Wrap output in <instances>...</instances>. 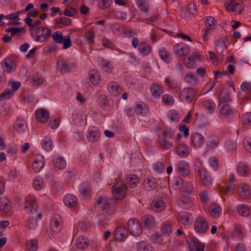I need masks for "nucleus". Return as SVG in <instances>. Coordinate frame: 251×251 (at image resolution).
<instances>
[{
	"label": "nucleus",
	"mask_w": 251,
	"mask_h": 251,
	"mask_svg": "<svg viewBox=\"0 0 251 251\" xmlns=\"http://www.w3.org/2000/svg\"><path fill=\"white\" fill-rule=\"evenodd\" d=\"M97 204L101 211L111 215L114 214L116 211V204L115 201L113 199H105L100 197L97 201Z\"/></svg>",
	"instance_id": "obj_1"
},
{
	"label": "nucleus",
	"mask_w": 251,
	"mask_h": 251,
	"mask_svg": "<svg viewBox=\"0 0 251 251\" xmlns=\"http://www.w3.org/2000/svg\"><path fill=\"white\" fill-rule=\"evenodd\" d=\"M173 132L164 130L161 134L158 135V142L159 148L161 149L169 150L173 146V143L171 141L174 137Z\"/></svg>",
	"instance_id": "obj_2"
},
{
	"label": "nucleus",
	"mask_w": 251,
	"mask_h": 251,
	"mask_svg": "<svg viewBox=\"0 0 251 251\" xmlns=\"http://www.w3.org/2000/svg\"><path fill=\"white\" fill-rule=\"evenodd\" d=\"M76 63L73 60L63 59H58L57 61V68L62 74L68 73L75 68Z\"/></svg>",
	"instance_id": "obj_3"
},
{
	"label": "nucleus",
	"mask_w": 251,
	"mask_h": 251,
	"mask_svg": "<svg viewBox=\"0 0 251 251\" xmlns=\"http://www.w3.org/2000/svg\"><path fill=\"white\" fill-rule=\"evenodd\" d=\"M51 30L50 29L45 27L44 26H41L38 27L35 31V37H33V34H32V36L34 39L39 42H43L50 36Z\"/></svg>",
	"instance_id": "obj_4"
},
{
	"label": "nucleus",
	"mask_w": 251,
	"mask_h": 251,
	"mask_svg": "<svg viewBox=\"0 0 251 251\" xmlns=\"http://www.w3.org/2000/svg\"><path fill=\"white\" fill-rule=\"evenodd\" d=\"M127 227L130 233L134 236H140L143 232L139 221L137 219H129L127 222Z\"/></svg>",
	"instance_id": "obj_5"
},
{
	"label": "nucleus",
	"mask_w": 251,
	"mask_h": 251,
	"mask_svg": "<svg viewBox=\"0 0 251 251\" xmlns=\"http://www.w3.org/2000/svg\"><path fill=\"white\" fill-rule=\"evenodd\" d=\"M194 229L199 234H204L209 229L208 224L202 217L197 218L194 224Z\"/></svg>",
	"instance_id": "obj_6"
},
{
	"label": "nucleus",
	"mask_w": 251,
	"mask_h": 251,
	"mask_svg": "<svg viewBox=\"0 0 251 251\" xmlns=\"http://www.w3.org/2000/svg\"><path fill=\"white\" fill-rule=\"evenodd\" d=\"M198 93L196 89L191 87H185L180 91V98L187 102L193 100Z\"/></svg>",
	"instance_id": "obj_7"
},
{
	"label": "nucleus",
	"mask_w": 251,
	"mask_h": 251,
	"mask_svg": "<svg viewBox=\"0 0 251 251\" xmlns=\"http://www.w3.org/2000/svg\"><path fill=\"white\" fill-rule=\"evenodd\" d=\"M126 190L125 184L120 185L114 184L112 187V195L116 200H122L126 196Z\"/></svg>",
	"instance_id": "obj_8"
},
{
	"label": "nucleus",
	"mask_w": 251,
	"mask_h": 251,
	"mask_svg": "<svg viewBox=\"0 0 251 251\" xmlns=\"http://www.w3.org/2000/svg\"><path fill=\"white\" fill-rule=\"evenodd\" d=\"M100 131L99 128L95 126H92L88 128L86 134L87 140L91 142H95L100 138Z\"/></svg>",
	"instance_id": "obj_9"
},
{
	"label": "nucleus",
	"mask_w": 251,
	"mask_h": 251,
	"mask_svg": "<svg viewBox=\"0 0 251 251\" xmlns=\"http://www.w3.org/2000/svg\"><path fill=\"white\" fill-rule=\"evenodd\" d=\"M225 6L227 11L235 12L238 10L239 14H240L244 9L242 1H241L240 2L235 3L234 0H229L225 2Z\"/></svg>",
	"instance_id": "obj_10"
},
{
	"label": "nucleus",
	"mask_w": 251,
	"mask_h": 251,
	"mask_svg": "<svg viewBox=\"0 0 251 251\" xmlns=\"http://www.w3.org/2000/svg\"><path fill=\"white\" fill-rule=\"evenodd\" d=\"M238 196L242 199L249 200L251 198V188L246 184H242L237 188Z\"/></svg>",
	"instance_id": "obj_11"
},
{
	"label": "nucleus",
	"mask_w": 251,
	"mask_h": 251,
	"mask_svg": "<svg viewBox=\"0 0 251 251\" xmlns=\"http://www.w3.org/2000/svg\"><path fill=\"white\" fill-rule=\"evenodd\" d=\"M3 70L7 73H11L16 70V65L11 58H4L1 63Z\"/></svg>",
	"instance_id": "obj_12"
},
{
	"label": "nucleus",
	"mask_w": 251,
	"mask_h": 251,
	"mask_svg": "<svg viewBox=\"0 0 251 251\" xmlns=\"http://www.w3.org/2000/svg\"><path fill=\"white\" fill-rule=\"evenodd\" d=\"M36 119L41 123H46L50 117L49 111L44 108H39L35 112Z\"/></svg>",
	"instance_id": "obj_13"
},
{
	"label": "nucleus",
	"mask_w": 251,
	"mask_h": 251,
	"mask_svg": "<svg viewBox=\"0 0 251 251\" xmlns=\"http://www.w3.org/2000/svg\"><path fill=\"white\" fill-rule=\"evenodd\" d=\"M45 159L43 155L36 154L32 163V169L36 172H39L44 166Z\"/></svg>",
	"instance_id": "obj_14"
},
{
	"label": "nucleus",
	"mask_w": 251,
	"mask_h": 251,
	"mask_svg": "<svg viewBox=\"0 0 251 251\" xmlns=\"http://www.w3.org/2000/svg\"><path fill=\"white\" fill-rule=\"evenodd\" d=\"M38 204L37 202L34 200H26L25 202L24 209L28 214H34L37 213Z\"/></svg>",
	"instance_id": "obj_15"
},
{
	"label": "nucleus",
	"mask_w": 251,
	"mask_h": 251,
	"mask_svg": "<svg viewBox=\"0 0 251 251\" xmlns=\"http://www.w3.org/2000/svg\"><path fill=\"white\" fill-rule=\"evenodd\" d=\"M173 50L176 55L181 57L188 54L189 47L184 43H179L175 45Z\"/></svg>",
	"instance_id": "obj_16"
},
{
	"label": "nucleus",
	"mask_w": 251,
	"mask_h": 251,
	"mask_svg": "<svg viewBox=\"0 0 251 251\" xmlns=\"http://www.w3.org/2000/svg\"><path fill=\"white\" fill-rule=\"evenodd\" d=\"M52 230L55 232H59L62 227V220L61 216L57 214L54 215L50 222Z\"/></svg>",
	"instance_id": "obj_17"
},
{
	"label": "nucleus",
	"mask_w": 251,
	"mask_h": 251,
	"mask_svg": "<svg viewBox=\"0 0 251 251\" xmlns=\"http://www.w3.org/2000/svg\"><path fill=\"white\" fill-rule=\"evenodd\" d=\"M177 218L179 222L184 225L190 224L193 220L192 215L185 211L181 212L178 213Z\"/></svg>",
	"instance_id": "obj_18"
},
{
	"label": "nucleus",
	"mask_w": 251,
	"mask_h": 251,
	"mask_svg": "<svg viewBox=\"0 0 251 251\" xmlns=\"http://www.w3.org/2000/svg\"><path fill=\"white\" fill-rule=\"evenodd\" d=\"M205 139L200 133H195L191 137V143L195 148H200L204 143Z\"/></svg>",
	"instance_id": "obj_19"
},
{
	"label": "nucleus",
	"mask_w": 251,
	"mask_h": 251,
	"mask_svg": "<svg viewBox=\"0 0 251 251\" xmlns=\"http://www.w3.org/2000/svg\"><path fill=\"white\" fill-rule=\"evenodd\" d=\"M127 230L126 227L124 226H119L115 231V237L118 241H125L127 237Z\"/></svg>",
	"instance_id": "obj_20"
},
{
	"label": "nucleus",
	"mask_w": 251,
	"mask_h": 251,
	"mask_svg": "<svg viewBox=\"0 0 251 251\" xmlns=\"http://www.w3.org/2000/svg\"><path fill=\"white\" fill-rule=\"evenodd\" d=\"M63 202L68 207H74L77 203V198L73 194H67L63 198Z\"/></svg>",
	"instance_id": "obj_21"
},
{
	"label": "nucleus",
	"mask_w": 251,
	"mask_h": 251,
	"mask_svg": "<svg viewBox=\"0 0 251 251\" xmlns=\"http://www.w3.org/2000/svg\"><path fill=\"white\" fill-rule=\"evenodd\" d=\"M177 154L181 157L187 156L190 154V148L187 145L179 144L176 148Z\"/></svg>",
	"instance_id": "obj_22"
},
{
	"label": "nucleus",
	"mask_w": 251,
	"mask_h": 251,
	"mask_svg": "<svg viewBox=\"0 0 251 251\" xmlns=\"http://www.w3.org/2000/svg\"><path fill=\"white\" fill-rule=\"evenodd\" d=\"M165 208V203L161 200H153L151 203V209L155 212H160Z\"/></svg>",
	"instance_id": "obj_23"
},
{
	"label": "nucleus",
	"mask_w": 251,
	"mask_h": 251,
	"mask_svg": "<svg viewBox=\"0 0 251 251\" xmlns=\"http://www.w3.org/2000/svg\"><path fill=\"white\" fill-rule=\"evenodd\" d=\"M142 220L144 226L149 229L154 226L156 223L154 218L150 214L144 215Z\"/></svg>",
	"instance_id": "obj_24"
},
{
	"label": "nucleus",
	"mask_w": 251,
	"mask_h": 251,
	"mask_svg": "<svg viewBox=\"0 0 251 251\" xmlns=\"http://www.w3.org/2000/svg\"><path fill=\"white\" fill-rule=\"evenodd\" d=\"M88 75L89 81L92 84L94 85L99 84L100 81V75L98 71L94 69L90 70Z\"/></svg>",
	"instance_id": "obj_25"
},
{
	"label": "nucleus",
	"mask_w": 251,
	"mask_h": 251,
	"mask_svg": "<svg viewBox=\"0 0 251 251\" xmlns=\"http://www.w3.org/2000/svg\"><path fill=\"white\" fill-rule=\"evenodd\" d=\"M144 187L149 191H152L157 187V182L154 178L148 177L144 181Z\"/></svg>",
	"instance_id": "obj_26"
},
{
	"label": "nucleus",
	"mask_w": 251,
	"mask_h": 251,
	"mask_svg": "<svg viewBox=\"0 0 251 251\" xmlns=\"http://www.w3.org/2000/svg\"><path fill=\"white\" fill-rule=\"evenodd\" d=\"M89 245V240L85 236L79 237L76 241V245L78 249L84 250L87 249Z\"/></svg>",
	"instance_id": "obj_27"
},
{
	"label": "nucleus",
	"mask_w": 251,
	"mask_h": 251,
	"mask_svg": "<svg viewBox=\"0 0 251 251\" xmlns=\"http://www.w3.org/2000/svg\"><path fill=\"white\" fill-rule=\"evenodd\" d=\"M11 209L10 201L4 197L0 198V211L3 213L8 212Z\"/></svg>",
	"instance_id": "obj_28"
},
{
	"label": "nucleus",
	"mask_w": 251,
	"mask_h": 251,
	"mask_svg": "<svg viewBox=\"0 0 251 251\" xmlns=\"http://www.w3.org/2000/svg\"><path fill=\"white\" fill-rule=\"evenodd\" d=\"M177 170L183 176H185L189 173V167L188 163L184 160L180 161L178 163Z\"/></svg>",
	"instance_id": "obj_29"
},
{
	"label": "nucleus",
	"mask_w": 251,
	"mask_h": 251,
	"mask_svg": "<svg viewBox=\"0 0 251 251\" xmlns=\"http://www.w3.org/2000/svg\"><path fill=\"white\" fill-rule=\"evenodd\" d=\"M219 143V138L216 135H212L209 136L206 142L207 147L212 149H214L217 147Z\"/></svg>",
	"instance_id": "obj_30"
},
{
	"label": "nucleus",
	"mask_w": 251,
	"mask_h": 251,
	"mask_svg": "<svg viewBox=\"0 0 251 251\" xmlns=\"http://www.w3.org/2000/svg\"><path fill=\"white\" fill-rule=\"evenodd\" d=\"M199 176L202 183L204 185L208 186L211 184V176L206 170L201 171L200 174H199Z\"/></svg>",
	"instance_id": "obj_31"
},
{
	"label": "nucleus",
	"mask_w": 251,
	"mask_h": 251,
	"mask_svg": "<svg viewBox=\"0 0 251 251\" xmlns=\"http://www.w3.org/2000/svg\"><path fill=\"white\" fill-rule=\"evenodd\" d=\"M107 89L109 93L115 97L118 96L121 90V87L116 83L113 82L109 83Z\"/></svg>",
	"instance_id": "obj_32"
},
{
	"label": "nucleus",
	"mask_w": 251,
	"mask_h": 251,
	"mask_svg": "<svg viewBox=\"0 0 251 251\" xmlns=\"http://www.w3.org/2000/svg\"><path fill=\"white\" fill-rule=\"evenodd\" d=\"M184 81L191 86L196 85L198 83V79L192 72H188L186 74L184 77Z\"/></svg>",
	"instance_id": "obj_33"
},
{
	"label": "nucleus",
	"mask_w": 251,
	"mask_h": 251,
	"mask_svg": "<svg viewBox=\"0 0 251 251\" xmlns=\"http://www.w3.org/2000/svg\"><path fill=\"white\" fill-rule=\"evenodd\" d=\"M231 100L230 93L227 89H223L219 93V100L220 102L224 103Z\"/></svg>",
	"instance_id": "obj_34"
},
{
	"label": "nucleus",
	"mask_w": 251,
	"mask_h": 251,
	"mask_svg": "<svg viewBox=\"0 0 251 251\" xmlns=\"http://www.w3.org/2000/svg\"><path fill=\"white\" fill-rule=\"evenodd\" d=\"M150 91L152 96L155 98L160 97V95L163 93L162 87L156 83L152 84L151 85Z\"/></svg>",
	"instance_id": "obj_35"
},
{
	"label": "nucleus",
	"mask_w": 251,
	"mask_h": 251,
	"mask_svg": "<svg viewBox=\"0 0 251 251\" xmlns=\"http://www.w3.org/2000/svg\"><path fill=\"white\" fill-rule=\"evenodd\" d=\"M203 106L209 114L213 113L216 109L215 102L211 100H207L203 101Z\"/></svg>",
	"instance_id": "obj_36"
},
{
	"label": "nucleus",
	"mask_w": 251,
	"mask_h": 251,
	"mask_svg": "<svg viewBox=\"0 0 251 251\" xmlns=\"http://www.w3.org/2000/svg\"><path fill=\"white\" fill-rule=\"evenodd\" d=\"M53 164L55 167L60 170L64 169L66 166V162L62 157L54 156Z\"/></svg>",
	"instance_id": "obj_37"
},
{
	"label": "nucleus",
	"mask_w": 251,
	"mask_h": 251,
	"mask_svg": "<svg viewBox=\"0 0 251 251\" xmlns=\"http://www.w3.org/2000/svg\"><path fill=\"white\" fill-rule=\"evenodd\" d=\"M42 146L47 151H51L53 147V143L51 139L49 137H45L42 141Z\"/></svg>",
	"instance_id": "obj_38"
},
{
	"label": "nucleus",
	"mask_w": 251,
	"mask_h": 251,
	"mask_svg": "<svg viewBox=\"0 0 251 251\" xmlns=\"http://www.w3.org/2000/svg\"><path fill=\"white\" fill-rule=\"evenodd\" d=\"M138 50L143 55H147L150 54L151 50L150 45L146 42L141 43L139 44Z\"/></svg>",
	"instance_id": "obj_39"
},
{
	"label": "nucleus",
	"mask_w": 251,
	"mask_h": 251,
	"mask_svg": "<svg viewBox=\"0 0 251 251\" xmlns=\"http://www.w3.org/2000/svg\"><path fill=\"white\" fill-rule=\"evenodd\" d=\"M178 202L180 206L184 209H188L193 205L192 201L189 198L182 197Z\"/></svg>",
	"instance_id": "obj_40"
},
{
	"label": "nucleus",
	"mask_w": 251,
	"mask_h": 251,
	"mask_svg": "<svg viewBox=\"0 0 251 251\" xmlns=\"http://www.w3.org/2000/svg\"><path fill=\"white\" fill-rule=\"evenodd\" d=\"M137 115L145 116L148 112V108L145 104H138L134 109Z\"/></svg>",
	"instance_id": "obj_41"
},
{
	"label": "nucleus",
	"mask_w": 251,
	"mask_h": 251,
	"mask_svg": "<svg viewBox=\"0 0 251 251\" xmlns=\"http://www.w3.org/2000/svg\"><path fill=\"white\" fill-rule=\"evenodd\" d=\"M160 58L165 62L169 63L171 60V56L169 51L165 48H161L159 51Z\"/></svg>",
	"instance_id": "obj_42"
},
{
	"label": "nucleus",
	"mask_w": 251,
	"mask_h": 251,
	"mask_svg": "<svg viewBox=\"0 0 251 251\" xmlns=\"http://www.w3.org/2000/svg\"><path fill=\"white\" fill-rule=\"evenodd\" d=\"M235 188V185L232 182H228L225 187L222 188V193L227 196L231 195L234 192Z\"/></svg>",
	"instance_id": "obj_43"
},
{
	"label": "nucleus",
	"mask_w": 251,
	"mask_h": 251,
	"mask_svg": "<svg viewBox=\"0 0 251 251\" xmlns=\"http://www.w3.org/2000/svg\"><path fill=\"white\" fill-rule=\"evenodd\" d=\"M209 212L212 217L218 218L221 214V208L217 204H214L211 205Z\"/></svg>",
	"instance_id": "obj_44"
},
{
	"label": "nucleus",
	"mask_w": 251,
	"mask_h": 251,
	"mask_svg": "<svg viewBox=\"0 0 251 251\" xmlns=\"http://www.w3.org/2000/svg\"><path fill=\"white\" fill-rule=\"evenodd\" d=\"M239 214L244 217H247L250 215V210L248 206L246 204H239L237 207Z\"/></svg>",
	"instance_id": "obj_45"
},
{
	"label": "nucleus",
	"mask_w": 251,
	"mask_h": 251,
	"mask_svg": "<svg viewBox=\"0 0 251 251\" xmlns=\"http://www.w3.org/2000/svg\"><path fill=\"white\" fill-rule=\"evenodd\" d=\"M79 190L82 196H87L90 193V186L87 183L83 182L80 185Z\"/></svg>",
	"instance_id": "obj_46"
},
{
	"label": "nucleus",
	"mask_w": 251,
	"mask_h": 251,
	"mask_svg": "<svg viewBox=\"0 0 251 251\" xmlns=\"http://www.w3.org/2000/svg\"><path fill=\"white\" fill-rule=\"evenodd\" d=\"M24 21L28 26L32 29H34L35 31L38 28L37 26L41 25L42 24V22L40 20H37L34 23H32V19L31 18H26Z\"/></svg>",
	"instance_id": "obj_47"
},
{
	"label": "nucleus",
	"mask_w": 251,
	"mask_h": 251,
	"mask_svg": "<svg viewBox=\"0 0 251 251\" xmlns=\"http://www.w3.org/2000/svg\"><path fill=\"white\" fill-rule=\"evenodd\" d=\"M219 112L222 116H228L232 114L233 111L230 105L225 104L220 108Z\"/></svg>",
	"instance_id": "obj_48"
},
{
	"label": "nucleus",
	"mask_w": 251,
	"mask_h": 251,
	"mask_svg": "<svg viewBox=\"0 0 251 251\" xmlns=\"http://www.w3.org/2000/svg\"><path fill=\"white\" fill-rule=\"evenodd\" d=\"M37 226V219L36 218L33 217H29L25 224V226L29 229H34Z\"/></svg>",
	"instance_id": "obj_49"
},
{
	"label": "nucleus",
	"mask_w": 251,
	"mask_h": 251,
	"mask_svg": "<svg viewBox=\"0 0 251 251\" xmlns=\"http://www.w3.org/2000/svg\"><path fill=\"white\" fill-rule=\"evenodd\" d=\"M127 181L130 188L135 187L139 183L138 177L134 175L129 176L127 178Z\"/></svg>",
	"instance_id": "obj_50"
},
{
	"label": "nucleus",
	"mask_w": 251,
	"mask_h": 251,
	"mask_svg": "<svg viewBox=\"0 0 251 251\" xmlns=\"http://www.w3.org/2000/svg\"><path fill=\"white\" fill-rule=\"evenodd\" d=\"M53 41L55 43L62 44L63 39L65 37L63 36L62 32L60 31L54 32L51 35Z\"/></svg>",
	"instance_id": "obj_51"
},
{
	"label": "nucleus",
	"mask_w": 251,
	"mask_h": 251,
	"mask_svg": "<svg viewBox=\"0 0 251 251\" xmlns=\"http://www.w3.org/2000/svg\"><path fill=\"white\" fill-rule=\"evenodd\" d=\"M26 247L29 251H37L38 249V241L36 239H31L26 243Z\"/></svg>",
	"instance_id": "obj_52"
},
{
	"label": "nucleus",
	"mask_w": 251,
	"mask_h": 251,
	"mask_svg": "<svg viewBox=\"0 0 251 251\" xmlns=\"http://www.w3.org/2000/svg\"><path fill=\"white\" fill-rule=\"evenodd\" d=\"M14 128L19 132H25L26 128V125L24 122L17 121L14 125Z\"/></svg>",
	"instance_id": "obj_53"
},
{
	"label": "nucleus",
	"mask_w": 251,
	"mask_h": 251,
	"mask_svg": "<svg viewBox=\"0 0 251 251\" xmlns=\"http://www.w3.org/2000/svg\"><path fill=\"white\" fill-rule=\"evenodd\" d=\"M237 171L239 175L241 176H246L248 172V167L245 164L240 162L237 167Z\"/></svg>",
	"instance_id": "obj_54"
},
{
	"label": "nucleus",
	"mask_w": 251,
	"mask_h": 251,
	"mask_svg": "<svg viewBox=\"0 0 251 251\" xmlns=\"http://www.w3.org/2000/svg\"><path fill=\"white\" fill-rule=\"evenodd\" d=\"M14 94L10 89H6L0 95V101H4L10 99Z\"/></svg>",
	"instance_id": "obj_55"
},
{
	"label": "nucleus",
	"mask_w": 251,
	"mask_h": 251,
	"mask_svg": "<svg viewBox=\"0 0 251 251\" xmlns=\"http://www.w3.org/2000/svg\"><path fill=\"white\" fill-rule=\"evenodd\" d=\"M112 3L111 0H98L97 5L100 8L104 9L110 7Z\"/></svg>",
	"instance_id": "obj_56"
},
{
	"label": "nucleus",
	"mask_w": 251,
	"mask_h": 251,
	"mask_svg": "<svg viewBox=\"0 0 251 251\" xmlns=\"http://www.w3.org/2000/svg\"><path fill=\"white\" fill-rule=\"evenodd\" d=\"M138 251H151V247L144 241H140L137 244Z\"/></svg>",
	"instance_id": "obj_57"
},
{
	"label": "nucleus",
	"mask_w": 251,
	"mask_h": 251,
	"mask_svg": "<svg viewBox=\"0 0 251 251\" xmlns=\"http://www.w3.org/2000/svg\"><path fill=\"white\" fill-rule=\"evenodd\" d=\"M56 24H61L65 25H70L71 24L72 20L71 19L65 17H62L59 18L55 19Z\"/></svg>",
	"instance_id": "obj_58"
},
{
	"label": "nucleus",
	"mask_w": 251,
	"mask_h": 251,
	"mask_svg": "<svg viewBox=\"0 0 251 251\" xmlns=\"http://www.w3.org/2000/svg\"><path fill=\"white\" fill-rule=\"evenodd\" d=\"M33 186L36 190H40L42 188L43 182L40 176L36 177L33 180Z\"/></svg>",
	"instance_id": "obj_59"
},
{
	"label": "nucleus",
	"mask_w": 251,
	"mask_h": 251,
	"mask_svg": "<svg viewBox=\"0 0 251 251\" xmlns=\"http://www.w3.org/2000/svg\"><path fill=\"white\" fill-rule=\"evenodd\" d=\"M137 4L140 10L145 12H148V0H138Z\"/></svg>",
	"instance_id": "obj_60"
},
{
	"label": "nucleus",
	"mask_w": 251,
	"mask_h": 251,
	"mask_svg": "<svg viewBox=\"0 0 251 251\" xmlns=\"http://www.w3.org/2000/svg\"><path fill=\"white\" fill-rule=\"evenodd\" d=\"M163 102L168 105H171L174 103V99L173 96L169 94H164L162 98Z\"/></svg>",
	"instance_id": "obj_61"
},
{
	"label": "nucleus",
	"mask_w": 251,
	"mask_h": 251,
	"mask_svg": "<svg viewBox=\"0 0 251 251\" xmlns=\"http://www.w3.org/2000/svg\"><path fill=\"white\" fill-rule=\"evenodd\" d=\"M99 103L100 106L102 108H105L107 107L109 104L107 97L104 94L100 95L99 100Z\"/></svg>",
	"instance_id": "obj_62"
},
{
	"label": "nucleus",
	"mask_w": 251,
	"mask_h": 251,
	"mask_svg": "<svg viewBox=\"0 0 251 251\" xmlns=\"http://www.w3.org/2000/svg\"><path fill=\"white\" fill-rule=\"evenodd\" d=\"M173 188L176 190L179 189L183 184V179L179 177L175 178L172 182Z\"/></svg>",
	"instance_id": "obj_63"
},
{
	"label": "nucleus",
	"mask_w": 251,
	"mask_h": 251,
	"mask_svg": "<svg viewBox=\"0 0 251 251\" xmlns=\"http://www.w3.org/2000/svg\"><path fill=\"white\" fill-rule=\"evenodd\" d=\"M168 117L172 122H177L179 119V115L175 110H171L169 112Z\"/></svg>",
	"instance_id": "obj_64"
}]
</instances>
